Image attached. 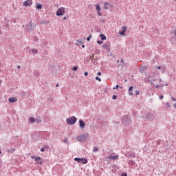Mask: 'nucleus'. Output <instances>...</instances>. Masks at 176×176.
<instances>
[{
  "label": "nucleus",
  "instance_id": "1",
  "mask_svg": "<svg viewBox=\"0 0 176 176\" xmlns=\"http://www.w3.org/2000/svg\"><path fill=\"white\" fill-rule=\"evenodd\" d=\"M89 138V133H85L80 135H78L76 138L77 141H79L80 142H85L86 140Z\"/></svg>",
  "mask_w": 176,
  "mask_h": 176
},
{
  "label": "nucleus",
  "instance_id": "2",
  "mask_svg": "<svg viewBox=\"0 0 176 176\" xmlns=\"http://www.w3.org/2000/svg\"><path fill=\"white\" fill-rule=\"evenodd\" d=\"M76 120H77L76 117L73 116V117H71L69 118H67L66 120V123H67V124L71 126L72 124H75V123H76Z\"/></svg>",
  "mask_w": 176,
  "mask_h": 176
},
{
  "label": "nucleus",
  "instance_id": "3",
  "mask_svg": "<svg viewBox=\"0 0 176 176\" xmlns=\"http://www.w3.org/2000/svg\"><path fill=\"white\" fill-rule=\"evenodd\" d=\"M65 14V8L60 7L56 11V16H64Z\"/></svg>",
  "mask_w": 176,
  "mask_h": 176
},
{
  "label": "nucleus",
  "instance_id": "4",
  "mask_svg": "<svg viewBox=\"0 0 176 176\" xmlns=\"http://www.w3.org/2000/svg\"><path fill=\"white\" fill-rule=\"evenodd\" d=\"M102 48L104 52H111V43H106L103 45H102Z\"/></svg>",
  "mask_w": 176,
  "mask_h": 176
},
{
  "label": "nucleus",
  "instance_id": "5",
  "mask_svg": "<svg viewBox=\"0 0 176 176\" xmlns=\"http://www.w3.org/2000/svg\"><path fill=\"white\" fill-rule=\"evenodd\" d=\"M74 160L78 163H82V164H87V159L76 157Z\"/></svg>",
  "mask_w": 176,
  "mask_h": 176
},
{
  "label": "nucleus",
  "instance_id": "6",
  "mask_svg": "<svg viewBox=\"0 0 176 176\" xmlns=\"http://www.w3.org/2000/svg\"><path fill=\"white\" fill-rule=\"evenodd\" d=\"M126 31H127V28L126 26H122V30L119 32L120 35H124Z\"/></svg>",
  "mask_w": 176,
  "mask_h": 176
},
{
  "label": "nucleus",
  "instance_id": "7",
  "mask_svg": "<svg viewBox=\"0 0 176 176\" xmlns=\"http://www.w3.org/2000/svg\"><path fill=\"white\" fill-rule=\"evenodd\" d=\"M107 159H111V160H118L119 159V155H109Z\"/></svg>",
  "mask_w": 176,
  "mask_h": 176
},
{
  "label": "nucleus",
  "instance_id": "8",
  "mask_svg": "<svg viewBox=\"0 0 176 176\" xmlns=\"http://www.w3.org/2000/svg\"><path fill=\"white\" fill-rule=\"evenodd\" d=\"M32 5V0H27L25 2H23L24 6H31Z\"/></svg>",
  "mask_w": 176,
  "mask_h": 176
},
{
  "label": "nucleus",
  "instance_id": "9",
  "mask_svg": "<svg viewBox=\"0 0 176 176\" xmlns=\"http://www.w3.org/2000/svg\"><path fill=\"white\" fill-rule=\"evenodd\" d=\"M35 162L37 164H42V158L41 157H35Z\"/></svg>",
  "mask_w": 176,
  "mask_h": 176
},
{
  "label": "nucleus",
  "instance_id": "10",
  "mask_svg": "<svg viewBox=\"0 0 176 176\" xmlns=\"http://www.w3.org/2000/svg\"><path fill=\"white\" fill-rule=\"evenodd\" d=\"M79 123L80 129H85V126H86V123H85V121L80 120Z\"/></svg>",
  "mask_w": 176,
  "mask_h": 176
},
{
  "label": "nucleus",
  "instance_id": "11",
  "mask_svg": "<svg viewBox=\"0 0 176 176\" xmlns=\"http://www.w3.org/2000/svg\"><path fill=\"white\" fill-rule=\"evenodd\" d=\"M104 9L107 10V9H109V8H112V6H111V4H109V3H108V2H104Z\"/></svg>",
  "mask_w": 176,
  "mask_h": 176
},
{
  "label": "nucleus",
  "instance_id": "12",
  "mask_svg": "<svg viewBox=\"0 0 176 176\" xmlns=\"http://www.w3.org/2000/svg\"><path fill=\"white\" fill-rule=\"evenodd\" d=\"M8 101L10 102H16L17 101V98H16L15 97L10 98L8 99Z\"/></svg>",
  "mask_w": 176,
  "mask_h": 176
},
{
  "label": "nucleus",
  "instance_id": "13",
  "mask_svg": "<svg viewBox=\"0 0 176 176\" xmlns=\"http://www.w3.org/2000/svg\"><path fill=\"white\" fill-rule=\"evenodd\" d=\"M28 30L29 31H32V23L30 22L29 23H28Z\"/></svg>",
  "mask_w": 176,
  "mask_h": 176
},
{
  "label": "nucleus",
  "instance_id": "14",
  "mask_svg": "<svg viewBox=\"0 0 176 176\" xmlns=\"http://www.w3.org/2000/svg\"><path fill=\"white\" fill-rule=\"evenodd\" d=\"M100 36L102 41H106L107 40V36H104V34H100Z\"/></svg>",
  "mask_w": 176,
  "mask_h": 176
},
{
  "label": "nucleus",
  "instance_id": "15",
  "mask_svg": "<svg viewBox=\"0 0 176 176\" xmlns=\"http://www.w3.org/2000/svg\"><path fill=\"white\" fill-rule=\"evenodd\" d=\"M36 9H38V10H40V9H42V4L37 3Z\"/></svg>",
  "mask_w": 176,
  "mask_h": 176
},
{
  "label": "nucleus",
  "instance_id": "16",
  "mask_svg": "<svg viewBox=\"0 0 176 176\" xmlns=\"http://www.w3.org/2000/svg\"><path fill=\"white\" fill-rule=\"evenodd\" d=\"M129 164L130 166H134V164H135V162L133 160H130V161L129 162Z\"/></svg>",
  "mask_w": 176,
  "mask_h": 176
},
{
  "label": "nucleus",
  "instance_id": "17",
  "mask_svg": "<svg viewBox=\"0 0 176 176\" xmlns=\"http://www.w3.org/2000/svg\"><path fill=\"white\" fill-rule=\"evenodd\" d=\"M129 94L130 96H133V87H129Z\"/></svg>",
  "mask_w": 176,
  "mask_h": 176
},
{
  "label": "nucleus",
  "instance_id": "18",
  "mask_svg": "<svg viewBox=\"0 0 176 176\" xmlns=\"http://www.w3.org/2000/svg\"><path fill=\"white\" fill-rule=\"evenodd\" d=\"M32 53H33V54H38V50L36 49H33L32 50Z\"/></svg>",
  "mask_w": 176,
  "mask_h": 176
},
{
  "label": "nucleus",
  "instance_id": "19",
  "mask_svg": "<svg viewBox=\"0 0 176 176\" xmlns=\"http://www.w3.org/2000/svg\"><path fill=\"white\" fill-rule=\"evenodd\" d=\"M30 123H34V122H35V118L30 117L29 119Z\"/></svg>",
  "mask_w": 176,
  "mask_h": 176
},
{
  "label": "nucleus",
  "instance_id": "20",
  "mask_svg": "<svg viewBox=\"0 0 176 176\" xmlns=\"http://www.w3.org/2000/svg\"><path fill=\"white\" fill-rule=\"evenodd\" d=\"M144 69H146V67L143 66L140 68L141 72H144Z\"/></svg>",
  "mask_w": 176,
  "mask_h": 176
},
{
  "label": "nucleus",
  "instance_id": "21",
  "mask_svg": "<svg viewBox=\"0 0 176 176\" xmlns=\"http://www.w3.org/2000/svg\"><path fill=\"white\" fill-rule=\"evenodd\" d=\"M96 6L97 12H100V10H101V7H100L99 5H96Z\"/></svg>",
  "mask_w": 176,
  "mask_h": 176
},
{
  "label": "nucleus",
  "instance_id": "22",
  "mask_svg": "<svg viewBox=\"0 0 176 176\" xmlns=\"http://www.w3.org/2000/svg\"><path fill=\"white\" fill-rule=\"evenodd\" d=\"M97 43H98V45H102V43H104V42H103L102 41H97Z\"/></svg>",
  "mask_w": 176,
  "mask_h": 176
},
{
  "label": "nucleus",
  "instance_id": "23",
  "mask_svg": "<svg viewBox=\"0 0 176 176\" xmlns=\"http://www.w3.org/2000/svg\"><path fill=\"white\" fill-rule=\"evenodd\" d=\"M63 142H64L65 144H67L68 140H67V138H65V139L63 140Z\"/></svg>",
  "mask_w": 176,
  "mask_h": 176
},
{
  "label": "nucleus",
  "instance_id": "24",
  "mask_svg": "<svg viewBox=\"0 0 176 176\" xmlns=\"http://www.w3.org/2000/svg\"><path fill=\"white\" fill-rule=\"evenodd\" d=\"M94 152H98V147H94Z\"/></svg>",
  "mask_w": 176,
  "mask_h": 176
},
{
  "label": "nucleus",
  "instance_id": "25",
  "mask_svg": "<svg viewBox=\"0 0 176 176\" xmlns=\"http://www.w3.org/2000/svg\"><path fill=\"white\" fill-rule=\"evenodd\" d=\"M91 38V34H90L87 38V41L89 42L90 41V38Z\"/></svg>",
  "mask_w": 176,
  "mask_h": 176
},
{
  "label": "nucleus",
  "instance_id": "26",
  "mask_svg": "<svg viewBox=\"0 0 176 176\" xmlns=\"http://www.w3.org/2000/svg\"><path fill=\"white\" fill-rule=\"evenodd\" d=\"M96 80H98L99 82H101V78H100V77H98V76L96 77Z\"/></svg>",
  "mask_w": 176,
  "mask_h": 176
},
{
  "label": "nucleus",
  "instance_id": "27",
  "mask_svg": "<svg viewBox=\"0 0 176 176\" xmlns=\"http://www.w3.org/2000/svg\"><path fill=\"white\" fill-rule=\"evenodd\" d=\"M73 71H78V67L74 66V67H73Z\"/></svg>",
  "mask_w": 176,
  "mask_h": 176
},
{
  "label": "nucleus",
  "instance_id": "28",
  "mask_svg": "<svg viewBox=\"0 0 176 176\" xmlns=\"http://www.w3.org/2000/svg\"><path fill=\"white\" fill-rule=\"evenodd\" d=\"M118 89H119V85H116V87L113 88V90H118Z\"/></svg>",
  "mask_w": 176,
  "mask_h": 176
},
{
  "label": "nucleus",
  "instance_id": "29",
  "mask_svg": "<svg viewBox=\"0 0 176 176\" xmlns=\"http://www.w3.org/2000/svg\"><path fill=\"white\" fill-rule=\"evenodd\" d=\"M113 100H116V98H118V96H116V95L113 96Z\"/></svg>",
  "mask_w": 176,
  "mask_h": 176
},
{
  "label": "nucleus",
  "instance_id": "30",
  "mask_svg": "<svg viewBox=\"0 0 176 176\" xmlns=\"http://www.w3.org/2000/svg\"><path fill=\"white\" fill-rule=\"evenodd\" d=\"M84 75H85V76H87V75H89V73H88L87 72H85L84 73Z\"/></svg>",
  "mask_w": 176,
  "mask_h": 176
},
{
  "label": "nucleus",
  "instance_id": "31",
  "mask_svg": "<svg viewBox=\"0 0 176 176\" xmlns=\"http://www.w3.org/2000/svg\"><path fill=\"white\" fill-rule=\"evenodd\" d=\"M163 98H164V96H160V100H163Z\"/></svg>",
  "mask_w": 176,
  "mask_h": 176
},
{
  "label": "nucleus",
  "instance_id": "32",
  "mask_svg": "<svg viewBox=\"0 0 176 176\" xmlns=\"http://www.w3.org/2000/svg\"><path fill=\"white\" fill-rule=\"evenodd\" d=\"M41 152H45V148H42L41 149Z\"/></svg>",
  "mask_w": 176,
  "mask_h": 176
},
{
  "label": "nucleus",
  "instance_id": "33",
  "mask_svg": "<svg viewBox=\"0 0 176 176\" xmlns=\"http://www.w3.org/2000/svg\"><path fill=\"white\" fill-rule=\"evenodd\" d=\"M98 16H102V14H101V12H100V11H98Z\"/></svg>",
  "mask_w": 176,
  "mask_h": 176
},
{
  "label": "nucleus",
  "instance_id": "34",
  "mask_svg": "<svg viewBox=\"0 0 176 176\" xmlns=\"http://www.w3.org/2000/svg\"><path fill=\"white\" fill-rule=\"evenodd\" d=\"M98 76H101V72H98Z\"/></svg>",
  "mask_w": 176,
  "mask_h": 176
},
{
  "label": "nucleus",
  "instance_id": "35",
  "mask_svg": "<svg viewBox=\"0 0 176 176\" xmlns=\"http://www.w3.org/2000/svg\"><path fill=\"white\" fill-rule=\"evenodd\" d=\"M90 58H94V54H92V56H90Z\"/></svg>",
  "mask_w": 176,
  "mask_h": 176
},
{
  "label": "nucleus",
  "instance_id": "36",
  "mask_svg": "<svg viewBox=\"0 0 176 176\" xmlns=\"http://www.w3.org/2000/svg\"><path fill=\"white\" fill-rule=\"evenodd\" d=\"M122 176H127V173H123Z\"/></svg>",
  "mask_w": 176,
  "mask_h": 176
},
{
  "label": "nucleus",
  "instance_id": "37",
  "mask_svg": "<svg viewBox=\"0 0 176 176\" xmlns=\"http://www.w3.org/2000/svg\"><path fill=\"white\" fill-rule=\"evenodd\" d=\"M173 101H176V99L174 97H172Z\"/></svg>",
  "mask_w": 176,
  "mask_h": 176
},
{
  "label": "nucleus",
  "instance_id": "38",
  "mask_svg": "<svg viewBox=\"0 0 176 176\" xmlns=\"http://www.w3.org/2000/svg\"><path fill=\"white\" fill-rule=\"evenodd\" d=\"M156 68H157V69H160L162 67L160 66L156 67Z\"/></svg>",
  "mask_w": 176,
  "mask_h": 176
},
{
  "label": "nucleus",
  "instance_id": "39",
  "mask_svg": "<svg viewBox=\"0 0 176 176\" xmlns=\"http://www.w3.org/2000/svg\"><path fill=\"white\" fill-rule=\"evenodd\" d=\"M35 157H35L34 155L32 156V159H35Z\"/></svg>",
  "mask_w": 176,
  "mask_h": 176
},
{
  "label": "nucleus",
  "instance_id": "40",
  "mask_svg": "<svg viewBox=\"0 0 176 176\" xmlns=\"http://www.w3.org/2000/svg\"><path fill=\"white\" fill-rule=\"evenodd\" d=\"M17 68H18V69H20V68H21V67L20 65H18V66H17Z\"/></svg>",
  "mask_w": 176,
  "mask_h": 176
},
{
  "label": "nucleus",
  "instance_id": "41",
  "mask_svg": "<svg viewBox=\"0 0 176 176\" xmlns=\"http://www.w3.org/2000/svg\"><path fill=\"white\" fill-rule=\"evenodd\" d=\"M174 34H175V36H176V30H175Z\"/></svg>",
  "mask_w": 176,
  "mask_h": 176
},
{
  "label": "nucleus",
  "instance_id": "42",
  "mask_svg": "<svg viewBox=\"0 0 176 176\" xmlns=\"http://www.w3.org/2000/svg\"><path fill=\"white\" fill-rule=\"evenodd\" d=\"M63 20H67V17H64V18H63Z\"/></svg>",
  "mask_w": 176,
  "mask_h": 176
},
{
  "label": "nucleus",
  "instance_id": "43",
  "mask_svg": "<svg viewBox=\"0 0 176 176\" xmlns=\"http://www.w3.org/2000/svg\"><path fill=\"white\" fill-rule=\"evenodd\" d=\"M77 42H78L79 43H80V40H78Z\"/></svg>",
  "mask_w": 176,
  "mask_h": 176
},
{
  "label": "nucleus",
  "instance_id": "44",
  "mask_svg": "<svg viewBox=\"0 0 176 176\" xmlns=\"http://www.w3.org/2000/svg\"><path fill=\"white\" fill-rule=\"evenodd\" d=\"M139 94H140V92H136L137 96H138Z\"/></svg>",
  "mask_w": 176,
  "mask_h": 176
},
{
  "label": "nucleus",
  "instance_id": "45",
  "mask_svg": "<svg viewBox=\"0 0 176 176\" xmlns=\"http://www.w3.org/2000/svg\"><path fill=\"white\" fill-rule=\"evenodd\" d=\"M139 94H140V92H136L137 96H138Z\"/></svg>",
  "mask_w": 176,
  "mask_h": 176
},
{
  "label": "nucleus",
  "instance_id": "46",
  "mask_svg": "<svg viewBox=\"0 0 176 176\" xmlns=\"http://www.w3.org/2000/svg\"><path fill=\"white\" fill-rule=\"evenodd\" d=\"M174 107L176 108V103L174 104Z\"/></svg>",
  "mask_w": 176,
  "mask_h": 176
},
{
  "label": "nucleus",
  "instance_id": "47",
  "mask_svg": "<svg viewBox=\"0 0 176 176\" xmlns=\"http://www.w3.org/2000/svg\"><path fill=\"white\" fill-rule=\"evenodd\" d=\"M56 87H58V84H57V85H56Z\"/></svg>",
  "mask_w": 176,
  "mask_h": 176
},
{
  "label": "nucleus",
  "instance_id": "48",
  "mask_svg": "<svg viewBox=\"0 0 176 176\" xmlns=\"http://www.w3.org/2000/svg\"><path fill=\"white\" fill-rule=\"evenodd\" d=\"M82 47H85V45H82Z\"/></svg>",
  "mask_w": 176,
  "mask_h": 176
},
{
  "label": "nucleus",
  "instance_id": "49",
  "mask_svg": "<svg viewBox=\"0 0 176 176\" xmlns=\"http://www.w3.org/2000/svg\"><path fill=\"white\" fill-rule=\"evenodd\" d=\"M1 153H1V151H0V155H1Z\"/></svg>",
  "mask_w": 176,
  "mask_h": 176
}]
</instances>
